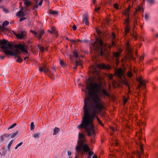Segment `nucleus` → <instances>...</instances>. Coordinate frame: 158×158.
Here are the masks:
<instances>
[{
  "label": "nucleus",
  "instance_id": "nucleus-1",
  "mask_svg": "<svg viewBox=\"0 0 158 158\" xmlns=\"http://www.w3.org/2000/svg\"><path fill=\"white\" fill-rule=\"evenodd\" d=\"M91 99L87 98L84 101L83 107L84 116L81 124L77 126L79 129L84 128L89 136L95 135L93 121L95 118L100 123L101 122L96 116V114L100 112L103 108L102 102L97 95L94 97L90 96Z\"/></svg>",
  "mask_w": 158,
  "mask_h": 158
},
{
  "label": "nucleus",
  "instance_id": "nucleus-2",
  "mask_svg": "<svg viewBox=\"0 0 158 158\" xmlns=\"http://www.w3.org/2000/svg\"><path fill=\"white\" fill-rule=\"evenodd\" d=\"M86 89L84 91L85 93H87V95L85 98L84 101L87 98L89 97V101L91 99L90 96L94 97L95 95H97L100 99L101 101H102L101 97L98 96L97 93L95 92H98L99 91L101 87V85L96 83L93 84L91 81L90 78L86 79Z\"/></svg>",
  "mask_w": 158,
  "mask_h": 158
},
{
  "label": "nucleus",
  "instance_id": "nucleus-3",
  "mask_svg": "<svg viewBox=\"0 0 158 158\" xmlns=\"http://www.w3.org/2000/svg\"><path fill=\"white\" fill-rule=\"evenodd\" d=\"M78 138L77 145L76 147V151L78 155L83 156L85 152H88L90 150V148L86 143L84 135L79 132Z\"/></svg>",
  "mask_w": 158,
  "mask_h": 158
},
{
  "label": "nucleus",
  "instance_id": "nucleus-4",
  "mask_svg": "<svg viewBox=\"0 0 158 158\" xmlns=\"http://www.w3.org/2000/svg\"><path fill=\"white\" fill-rule=\"evenodd\" d=\"M140 119H139V147H140V152L139 151V158L140 157L143 156V144L140 142L139 140L141 139V137L140 135V133L142 132V130L144 129L145 126L146 125L145 121L146 117H145V113H142L140 114V116L139 117Z\"/></svg>",
  "mask_w": 158,
  "mask_h": 158
},
{
  "label": "nucleus",
  "instance_id": "nucleus-5",
  "mask_svg": "<svg viewBox=\"0 0 158 158\" xmlns=\"http://www.w3.org/2000/svg\"><path fill=\"white\" fill-rule=\"evenodd\" d=\"M6 45V46L5 45L2 46L1 47V48L2 49L5 50V53L11 56H14L17 54L19 53V49H20L22 51L26 53L28 52L27 50L25 49V46L23 44H19L15 45L14 47L16 49H14V51H9L8 50V48L12 49L13 46L10 43H7Z\"/></svg>",
  "mask_w": 158,
  "mask_h": 158
},
{
  "label": "nucleus",
  "instance_id": "nucleus-6",
  "mask_svg": "<svg viewBox=\"0 0 158 158\" xmlns=\"http://www.w3.org/2000/svg\"><path fill=\"white\" fill-rule=\"evenodd\" d=\"M93 48L100 52L101 56H103L105 51L106 50V45L104 44L102 40L99 37L96 39L93 44Z\"/></svg>",
  "mask_w": 158,
  "mask_h": 158
},
{
  "label": "nucleus",
  "instance_id": "nucleus-7",
  "mask_svg": "<svg viewBox=\"0 0 158 158\" xmlns=\"http://www.w3.org/2000/svg\"><path fill=\"white\" fill-rule=\"evenodd\" d=\"M129 10H127L125 13V15L126 17V19L124 23L126 25L125 31L126 32H128L130 30V27L129 25Z\"/></svg>",
  "mask_w": 158,
  "mask_h": 158
},
{
  "label": "nucleus",
  "instance_id": "nucleus-8",
  "mask_svg": "<svg viewBox=\"0 0 158 158\" xmlns=\"http://www.w3.org/2000/svg\"><path fill=\"white\" fill-rule=\"evenodd\" d=\"M148 82V81L143 79L142 76H139V89L141 88L143 89L146 88V84Z\"/></svg>",
  "mask_w": 158,
  "mask_h": 158
},
{
  "label": "nucleus",
  "instance_id": "nucleus-9",
  "mask_svg": "<svg viewBox=\"0 0 158 158\" xmlns=\"http://www.w3.org/2000/svg\"><path fill=\"white\" fill-rule=\"evenodd\" d=\"M96 67L92 66V69L95 71H96V68H98V69H111V66L108 65H106L104 64H96Z\"/></svg>",
  "mask_w": 158,
  "mask_h": 158
},
{
  "label": "nucleus",
  "instance_id": "nucleus-10",
  "mask_svg": "<svg viewBox=\"0 0 158 158\" xmlns=\"http://www.w3.org/2000/svg\"><path fill=\"white\" fill-rule=\"evenodd\" d=\"M115 74L119 78L121 79L122 77H123L124 72L122 69L119 68L116 69Z\"/></svg>",
  "mask_w": 158,
  "mask_h": 158
},
{
  "label": "nucleus",
  "instance_id": "nucleus-11",
  "mask_svg": "<svg viewBox=\"0 0 158 158\" xmlns=\"http://www.w3.org/2000/svg\"><path fill=\"white\" fill-rule=\"evenodd\" d=\"M15 35L18 38L22 39L25 36L26 32L25 31H22L19 33L15 34Z\"/></svg>",
  "mask_w": 158,
  "mask_h": 158
},
{
  "label": "nucleus",
  "instance_id": "nucleus-12",
  "mask_svg": "<svg viewBox=\"0 0 158 158\" xmlns=\"http://www.w3.org/2000/svg\"><path fill=\"white\" fill-rule=\"evenodd\" d=\"M39 70L40 71L42 72H44V73H50V70L48 69L45 66H44L43 68L40 67L39 68Z\"/></svg>",
  "mask_w": 158,
  "mask_h": 158
},
{
  "label": "nucleus",
  "instance_id": "nucleus-13",
  "mask_svg": "<svg viewBox=\"0 0 158 158\" xmlns=\"http://www.w3.org/2000/svg\"><path fill=\"white\" fill-rule=\"evenodd\" d=\"M10 136V135L9 134H7L3 135L1 136L0 137L1 140V141H2L6 138H8Z\"/></svg>",
  "mask_w": 158,
  "mask_h": 158
},
{
  "label": "nucleus",
  "instance_id": "nucleus-14",
  "mask_svg": "<svg viewBox=\"0 0 158 158\" xmlns=\"http://www.w3.org/2000/svg\"><path fill=\"white\" fill-rule=\"evenodd\" d=\"M44 31L43 30H41L39 32L38 34H37V37L39 39H41L43 36V35L44 34Z\"/></svg>",
  "mask_w": 158,
  "mask_h": 158
},
{
  "label": "nucleus",
  "instance_id": "nucleus-15",
  "mask_svg": "<svg viewBox=\"0 0 158 158\" xmlns=\"http://www.w3.org/2000/svg\"><path fill=\"white\" fill-rule=\"evenodd\" d=\"M83 23H85V24L87 25L89 24V21L88 20V19L86 16H85L83 18Z\"/></svg>",
  "mask_w": 158,
  "mask_h": 158
},
{
  "label": "nucleus",
  "instance_id": "nucleus-16",
  "mask_svg": "<svg viewBox=\"0 0 158 158\" xmlns=\"http://www.w3.org/2000/svg\"><path fill=\"white\" fill-rule=\"evenodd\" d=\"M24 1V4L26 6L28 7L31 4V2L27 0H23Z\"/></svg>",
  "mask_w": 158,
  "mask_h": 158
},
{
  "label": "nucleus",
  "instance_id": "nucleus-17",
  "mask_svg": "<svg viewBox=\"0 0 158 158\" xmlns=\"http://www.w3.org/2000/svg\"><path fill=\"white\" fill-rule=\"evenodd\" d=\"M8 41L5 40H0V44L3 45V46L6 45L7 44Z\"/></svg>",
  "mask_w": 158,
  "mask_h": 158
},
{
  "label": "nucleus",
  "instance_id": "nucleus-18",
  "mask_svg": "<svg viewBox=\"0 0 158 158\" xmlns=\"http://www.w3.org/2000/svg\"><path fill=\"white\" fill-rule=\"evenodd\" d=\"M120 55V53L119 52H114L113 53V56L115 57L117 60L118 58L119 57Z\"/></svg>",
  "mask_w": 158,
  "mask_h": 158
},
{
  "label": "nucleus",
  "instance_id": "nucleus-19",
  "mask_svg": "<svg viewBox=\"0 0 158 158\" xmlns=\"http://www.w3.org/2000/svg\"><path fill=\"white\" fill-rule=\"evenodd\" d=\"M54 133L53 135H56L60 131V129L58 127H56L54 129Z\"/></svg>",
  "mask_w": 158,
  "mask_h": 158
},
{
  "label": "nucleus",
  "instance_id": "nucleus-20",
  "mask_svg": "<svg viewBox=\"0 0 158 158\" xmlns=\"http://www.w3.org/2000/svg\"><path fill=\"white\" fill-rule=\"evenodd\" d=\"M88 152H89V154L88 156V157L87 158L89 157L90 158H91V156L94 154V152H93L90 151V149L88 152H85V154H85V153H87Z\"/></svg>",
  "mask_w": 158,
  "mask_h": 158
},
{
  "label": "nucleus",
  "instance_id": "nucleus-21",
  "mask_svg": "<svg viewBox=\"0 0 158 158\" xmlns=\"http://www.w3.org/2000/svg\"><path fill=\"white\" fill-rule=\"evenodd\" d=\"M16 57H17L18 58V60H17L16 61L18 62L21 63L23 61V60L21 58V57L17 55V54L15 55Z\"/></svg>",
  "mask_w": 158,
  "mask_h": 158
},
{
  "label": "nucleus",
  "instance_id": "nucleus-22",
  "mask_svg": "<svg viewBox=\"0 0 158 158\" xmlns=\"http://www.w3.org/2000/svg\"><path fill=\"white\" fill-rule=\"evenodd\" d=\"M147 99V97L146 96L144 95V98L143 99V102L142 103V104L143 106V107L144 106V105H145L146 102V100Z\"/></svg>",
  "mask_w": 158,
  "mask_h": 158
},
{
  "label": "nucleus",
  "instance_id": "nucleus-23",
  "mask_svg": "<svg viewBox=\"0 0 158 158\" xmlns=\"http://www.w3.org/2000/svg\"><path fill=\"white\" fill-rule=\"evenodd\" d=\"M40 135L39 133H34L33 135V136L35 138H39Z\"/></svg>",
  "mask_w": 158,
  "mask_h": 158
},
{
  "label": "nucleus",
  "instance_id": "nucleus-24",
  "mask_svg": "<svg viewBox=\"0 0 158 158\" xmlns=\"http://www.w3.org/2000/svg\"><path fill=\"white\" fill-rule=\"evenodd\" d=\"M102 93L105 95L109 96V95L108 92L105 89H103L102 90Z\"/></svg>",
  "mask_w": 158,
  "mask_h": 158
},
{
  "label": "nucleus",
  "instance_id": "nucleus-25",
  "mask_svg": "<svg viewBox=\"0 0 158 158\" xmlns=\"http://www.w3.org/2000/svg\"><path fill=\"white\" fill-rule=\"evenodd\" d=\"M23 13L21 10L18 11L17 14V15L19 16H23Z\"/></svg>",
  "mask_w": 158,
  "mask_h": 158
},
{
  "label": "nucleus",
  "instance_id": "nucleus-26",
  "mask_svg": "<svg viewBox=\"0 0 158 158\" xmlns=\"http://www.w3.org/2000/svg\"><path fill=\"white\" fill-rule=\"evenodd\" d=\"M35 128V125H34V123L33 122H32L31 123V126H30V129L31 131H32L34 130Z\"/></svg>",
  "mask_w": 158,
  "mask_h": 158
},
{
  "label": "nucleus",
  "instance_id": "nucleus-27",
  "mask_svg": "<svg viewBox=\"0 0 158 158\" xmlns=\"http://www.w3.org/2000/svg\"><path fill=\"white\" fill-rule=\"evenodd\" d=\"M37 46L39 49L40 50L41 52H43L44 50V48L42 46H40V45H38Z\"/></svg>",
  "mask_w": 158,
  "mask_h": 158
},
{
  "label": "nucleus",
  "instance_id": "nucleus-28",
  "mask_svg": "<svg viewBox=\"0 0 158 158\" xmlns=\"http://www.w3.org/2000/svg\"><path fill=\"white\" fill-rule=\"evenodd\" d=\"M73 55L76 58H78V54L77 51H75L73 52Z\"/></svg>",
  "mask_w": 158,
  "mask_h": 158
},
{
  "label": "nucleus",
  "instance_id": "nucleus-29",
  "mask_svg": "<svg viewBox=\"0 0 158 158\" xmlns=\"http://www.w3.org/2000/svg\"><path fill=\"white\" fill-rule=\"evenodd\" d=\"M49 13L52 15H55L57 14V12L55 11L50 10L49 12Z\"/></svg>",
  "mask_w": 158,
  "mask_h": 158
},
{
  "label": "nucleus",
  "instance_id": "nucleus-30",
  "mask_svg": "<svg viewBox=\"0 0 158 158\" xmlns=\"http://www.w3.org/2000/svg\"><path fill=\"white\" fill-rule=\"evenodd\" d=\"M9 24V22L7 21H6L3 23L2 24V26H5L7 25H8Z\"/></svg>",
  "mask_w": 158,
  "mask_h": 158
},
{
  "label": "nucleus",
  "instance_id": "nucleus-31",
  "mask_svg": "<svg viewBox=\"0 0 158 158\" xmlns=\"http://www.w3.org/2000/svg\"><path fill=\"white\" fill-rule=\"evenodd\" d=\"M60 64L63 67H64L65 66V63L62 60H60Z\"/></svg>",
  "mask_w": 158,
  "mask_h": 158
},
{
  "label": "nucleus",
  "instance_id": "nucleus-32",
  "mask_svg": "<svg viewBox=\"0 0 158 158\" xmlns=\"http://www.w3.org/2000/svg\"><path fill=\"white\" fill-rule=\"evenodd\" d=\"M18 131H16L15 133L11 135V138H13L15 136H16V135H17V134L18 133Z\"/></svg>",
  "mask_w": 158,
  "mask_h": 158
},
{
  "label": "nucleus",
  "instance_id": "nucleus-33",
  "mask_svg": "<svg viewBox=\"0 0 158 158\" xmlns=\"http://www.w3.org/2000/svg\"><path fill=\"white\" fill-rule=\"evenodd\" d=\"M76 65H80L81 66L82 65V63L80 62V61H78V60H76Z\"/></svg>",
  "mask_w": 158,
  "mask_h": 158
},
{
  "label": "nucleus",
  "instance_id": "nucleus-34",
  "mask_svg": "<svg viewBox=\"0 0 158 158\" xmlns=\"http://www.w3.org/2000/svg\"><path fill=\"white\" fill-rule=\"evenodd\" d=\"M144 57V54L143 53V55L139 57V59L141 61H142L143 60Z\"/></svg>",
  "mask_w": 158,
  "mask_h": 158
},
{
  "label": "nucleus",
  "instance_id": "nucleus-35",
  "mask_svg": "<svg viewBox=\"0 0 158 158\" xmlns=\"http://www.w3.org/2000/svg\"><path fill=\"white\" fill-rule=\"evenodd\" d=\"M39 6L37 4H35L33 7L32 10H35L37 9Z\"/></svg>",
  "mask_w": 158,
  "mask_h": 158
},
{
  "label": "nucleus",
  "instance_id": "nucleus-36",
  "mask_svg": "<svg viewBox=\"0 0 158 158\" xmlns=\"http://www.w3.org/2000/svg\"><path fill=\"white\" fill-rule=\"evenodd\" d=\"M17 125V124L16 123H14L11 126H10V127H9L8 128V130H9L10 129H12L13 128H14Z\"/></svg>",
  "mask_w": 158,
  "mask_h": 158
},
{
  "label": "nucleus",
  "instance_id": "nucleus-37",
  "mask_svg": "<svg viewBox=\"0 0 158 158\" xmlns=\"http://www.w3.org/2000/svg\"><path fill=\"white\" fill-rule=\"evenodd\" d=\"M108 77L110 79L112 80L113 78V75L111 74H109L108 75Z\"/></svg>",
  "mask_w": 158,
  "mask_h": 158
},
{
  "label": "nucleus",
  "instance_id": "nucleus-38",
  "mask_svg": "<svg viewBox=\"0 0 158 158\" xmlns=\"http://www.w3.org/2000/svg\"><path fill=\"white\" fill-rule=\"evenodd\" d=\"M48 31L52 34H53L55 32V31L54 29H53V28H52V30L51 31L48 30Z\"/></svg>",
  "mask_w": 158,
  "mask_h": 158
},
{
  "label": "nucleus",
  "instance_id": "nucleus-39",
  "mask_svg": "<svg viewBox=\"0 0 158 158\" xmlns=\"http://www.w3.org/2000/svg\"><path fill=\"white\" fill-rule=\"evenodd\" d=\"M145 19L146 20H147L148 19V15L147 13H146L145 14Z\"/></svg>",
  "mask_w": 158,
  "mask_h": 158
},
{
  "label": "nucleus",
  "instance_id": "nucleus-40",
  "mask_svg": "<svg viewBox=\"0 0 158 158\" xmlns=\"http://www.w3.org/2000/svg\"><path fill=\"white\" fill-rule=\"evenodd\" d=\"M96 31L97 34L98 35H100L101 33V32L100 30H98L97 28L96 29Z\"/></svg>",
  "mask_w": 158,
  "mask_h": 158
},
{
  "label": "nucleus",
  "instance_id": "nucleus-41",
  "mask_svg": "<svg viewBox=\"0 0 158 158\" xmlns=\"http://www.w3.org/2000/svg\"><path fill=\"white\" fill-rule=\"evenodd\" d=\"M127 76L129 77H131L132 76V73L131 72H129L128 73Z\"/></svg>",
  "mask_w": 158,
  "mask_h": 158
},
{
  "label": "nucleus",
  "instance_id": "nucleus-42",
  "mask_svg": "<svg viewBox=\"0 0 158 158\" xmlns=\"http://www.w3.org/2000/svg\"><path fill=\"white\" fill-rule=\"evenodd\" d=\"M31 32L32 34H34L35 35H37V33H36V32H35L34 31H32V30H31Z\"/></svg>",
  "mask_w": 158,
  "mask_h": 158
},
{
  "label": "nucleus",
  "instance_id": "nucleus-43",
  "mask_svg": "<svg viewBox=\"0 0 158 158\" xmlns=\"http://www.w3.org/2000/svg\"><path fill=\"white\" fill-rule=\"evenodd\" d=\"M26 19V18L25 17H23L19 19V22H21L23 20Z\"/></svg>",
  "mask_w": 158,
  "mask_h": 158
},
{
  "label": "nucleus",
  "instance_id": "nucleus-44",
  "mask_svg": "<svg viewBox=\"0 0 158 158\" xmlns=\"http://www.w3.org/2000/svg\"><path fill=\"white\" fill-rule=\"evenodd\" d=\"M12 144L10 142L7 146V147L8 149H10Z\"/></svg>",
  "mask_w": 158,
  "mask_h": 158
},
{
  "label": "nucleus",
  "instance_id": "nucleus-45",
  "mask_svg": "<svg viewBox=\"0 0 158 158\" xmlns=\"http://www.w3.org/2000/svg\"><path fill=\"white\" fill-rule=\"evenodd\" d=\"M139 11L140 10H142L143 11V9L142 7H140L139 6Z\"/></svg>",
  "mask_w": 158,
  "mask_h": 158
},
{
  "label": "nucleus",
  "instance_id": "nucleus-46",
  "mask_svg": "<svg viewBox=\"0 0 158 158\" xmlns=\"http://www.w3.org/2000/svg\"><path fill=\"white\" fill-rule=\"evenodd\" d=\"M114 7L115 8H116V9H119L118 7V5L117 4H114Z\"/></svg>",
  "mask_w": 158,
  "mask_h": 158
},
{
  "label": "nucleus",
  "instance_id": "nucleus-47",
  "mask_svg": "<svg viewBox=\"0 0 158 158\" xmlns=\"http://www.w3.org/2000/svg\"><path fill=\"white\" fill-rule=\"evenodd\" d=\"M147 1L150 3H152L154 2L153 0H147Z\"/></svg>",
  "mask_w": 158,
  "mask_h": 158
},
{
  "label": "nucleus",
  "instance_id": "nucleus-48",
  "mask_svg": "<svg viewBox=\"0 0 158 158\" xmlns=\"http://www.w3.org/2000/svg\"><path fill=\"white\" fill-rule=\"evenodd\" d=\"M100 7H96L95 8V11L98 12L99 10L100 9Z\"/></svg>",
  "mask_w": 158,
  "mask_h": 158
},
{
  "label": "nucleus",
  "instance_id": "nucleus-49",
  "mask_svg": "<svg viewBox=\"0 0 158 158\" xmlns=\"http://www.w3.org/2000/svg\"><path fill=\"white\" fill-rule=\"evenodd\" d=\"M73 30L74 31H75V30H76V29L77 28V27L75 25H74L73 26Z\"/></svg>",
  "mask_w": 158,
  "mask_h": 158
},
{
  "label": "nucleus",
  "instance_id": "nucleus-50",
  "mask_svg": "<svg viewBox=\"0 0 158 158\" xmlns=\"http://www.w3.org/2000/svg\"><path fill=\"white\" fill-rule=\"evenodd\" d=\"M23 142H20V143H18L16 146H17L19 147L21 146L23 144Z\"/></svg>",
  "mask_w": 158,
  "mask_h": 158
},
{
  "label": "nucleus",
  "instance_id": "nucleus-51",
  "mask_svg": "<svg viewBox=\"0 0 158 158\" xmlns=\"http://www.w3.org/2000/svg\"><path fill=\"white\" fill-rule=\"evenodd\" d=\"M42 3H43V0H41V1H40V2L38 4V5L39 6H41L42 4Z\"/></svg>",
  "mask_w": 158,
  "mask_h": 158
},
{
  "label": "nucleus",
  "instance_id": "nucleus-52",
  "mask_svg": "<svg viewBox=\"0 0 158 158\" xmlns=\"http://www.w3.org/2000/svg\"><path fill=\"white\" fill-rule=\"evenodd\" d=\"M91 142L92 143H94V138H91Z\"/></svg>",
  "mask_w": 158,
  "mask_h": 158
},
{
  "label": "nucleus",
  "instance_id": "nucleus-53",
  "mask_svg": "<svg viewBox=\"0 0 158 158\" xmlns=\"http://www.w3.org/2000/svg\"><path fill=\"white\" fill-rule=\"evenodd\" d=\"M52 70H53V71L52 72V74H53V73H55V72L56 71V69L55 67H53L52 68Z\"/></svg>",
  "mask_w": 158,
  "mask_h": 158
},
{
  "label": "nucleus",
  "instance_id": "nucleus-54",
  "mask_svg": "<svg viewBox=\"0 0 158 158\" xmlns=\"http://www.w3.org/2000/svg\"><path fill=\"white\" fill-rule=\"evenodd\" d=\"M2 10H3L4 11H5V12H6L7 13L8 12V10H6V9L4 8V7L2 9Z\"/></svg>",
  "mask_w": 158,
  "mask_h": 158
},
{
  "label": "nucleus",
  "instance_id": "nucleus-55",
  "mask_svg": "<svg viewBox=\"0 0 158 158\" xmlns=\"http://www.w3.org/2000/svg\"><path fill=\"white\" fill-rule=\"evenodd\" d=\"M68 154L69 156H70L71 154V152L70 151H68Z\"/></svg>",
  "mask_w": 158,
  "mask_h": 158
},
{
  "label": "nucleus",
  "instance_id": "nucleus-56",
  "mask_svg": "<svg viewBox=\"0 0 158 158\" xmlns=\"http://www.w3.org/2000/svg\"><path fill=\"white\" fill-rule=\"evenodd\" d=\"M111 129L113 131H115L116 130V129L115 128H113V127H111Z\"/></svg>",
  "mask_w": 158,
  "mask_h": 158
},
{
  "label": "nucleus",
  "instance_id": "nucleus-57",
  "mask_svg": "<svg viewBox=\"0 0 158 158\" xmlns=\"http://www.w3.org/2000/svg\"><path fill=\"white\" fill-rule=\"evenodd\" d=\"M133 36L135 39H136V40L137 39V37L134 34L133 35Z\"/></svg>",
  "mask_w": 158,
  "mask_h": 158
},
{
  "label": "nucleus",
  "instance_id": "nucleus-58",
  "mask_svg": "<svg viewBox=\"0 0 158 158\" xmlns=\"http://www.w3.org/2000/svg\"><path fill=\"white\" fill-rule=\"evenodd\" d=\"M113 38V39H114L115 38V34L114 33H113L112 34Z\"/></svg>",
  "mask_w": 158,
  "mask_h": 158
},
{
  "label": "nucleus",
  "instance_id": "nucleus-59",
  "mask_svg": "<svg viewBox=\"0 0 158 158\" xmlns=\"http://www.w3.org/2000/svg\"><path fill=\"white\" fill-rule=\"evenodd\" d=\"M69 40L72 42L73 44H74L75 43V41L73 40Z\"/></svg>",
  "mask_w": 158,
  "mask_h": 158
},
{
  "label": "nucleus",
  "instance_id": "nucleus-60",
  "mask_svg": "<svg viewBox=\"0 0 158 158\" xmlns=\"http://www.w3.org/2000/svg\"><path fill=\"white\" fill-rule=\"evenodd\" d=\"M93 158H98L97 156L96 155H94L93 156Z\"/></svg>",
  "mask_w": 158,
  "mask_h": 158
},
{
  "label": "nucleus",
  "instance_id": "nucleus-61",
  "mask_svg": "<svg viewBox=\"0 0 158 158\" xmlns=\"http://www.w3.org/2000/svg\"><path fill=\"white\" fill-rule=\"evenodd\" d=\"M14 139H12V140H11L10 141V142L12 144L14 142Z\"/></svg>",
  "mask_w": 158,
  "mask_h": 158
},
{
  "label": "nucleus",
  "instance_id": "nucleus-62",
  "mask_svg": "<svg viewBox=\"0 0 158 158\" xmlns=\"http://www.w3.org/2000/svg\"><path fill=\"white\" fill-rule=\"evenodd\" d=\"M136 24H137V21L136 20H135L134 22V25H135Z\"/></svg>",
  "mask_w": 158,
  "mask_h": 158
},
{
  "label": "nucleus",
  "instance_id": "nucleus-63",
  "mask_svg": "<svg viewBox=\"0 0 158 158\" xmlns=\"http://www.w3.org/2000/svg\"><path fill=\"white\" fill-rule=\"evenodd\" d=\"M125 84L126 85H127V86H129V85H128V83H127V82H126H126H125Z\"/></svg>",
  "mask_w": 158,
  "mask_h": 158
},
{
  "label": "nucleus",
  "instance_id": "nucleus-64",
  "mask_svg": "<svg viewBox=\"0 0 158 158\" xmlns=\"http://www.w3.org/2000/svg\"><path fill=\"white\" fill-rule=\"evenodd\" d=\"M124 102V103L125 104V103H126L127 102V100L125 99Z\"/></svg>",
  "mask_w": 158,
  "mask_h": 158
}]
</instances>
